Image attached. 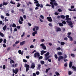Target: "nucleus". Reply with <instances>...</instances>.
<instances>
[{
  "mask_svg": "<svg viewBox=\"0 0 76 76\" xmlns=\"http://www.w3.org/2000/svg\"><path fill=\"white\" fill-rule=\"evenodd\" d=\"M50 4L52 6V8L53 9H54V6H58V4L57 3V2L56 1V0H50Z\"/></svg>",
  "mask_w": 76,
  "mask_h": 76,
  "instance_id": "1",
  "label": "nucleus"
},
{
  "mask_svg": "<svg viewBox=\"0 0 76 76\" xmlns=\"http://www.w3.org/2000/svg\"><path fill=\"white\" fill-rule=\"evenodd\" d=\"M40 56L39 53L38 52H36L34 54V57L35 58H38Z\"/></svg>",
  "mask_w": 76,
  "mask_h": 76,
  "instance_id": "2",
  "label": "nucleus"
},
{
  "mask_svg": "<svg viewBox=\"0 0 76 76\" xmlns=\"http://www.w3.org/2000/svg\"><path fill=\"white\" fill-rule=\"evenodd\" d=\"M40 46H41V47H42V48L43 49V50H46L47 48L46 47V46H45L44 45V44L42 43L41 44Z\"/></svg>",
  "mask_w": 76,
  "mask_h": 76,
  "instance_id": "3",
  "label": "nucleus"
},
{
  "mask_svg": "<svg viewBox=\"0 0 76 76\" xmlns=\"http://www.w3.org/2000/svg\"><path fill=\"white\" fill-rule=\"evenodd\" d=\"M47 19L48 20V21L50 22H51L53 21V20L51 17H47Z\"/></svg>",
  "mask_w": 76,
  "mask_h": 76,
  "instance_id": "4",
  "label": "nucleus"
},
{
  "mask_svg": "<svg viewBox=\"0 0 76 76\" xmlns=\"http://www.w3.org/2000/svg\"><path fill=\"white\" fill-rule=\"evenodd\" d=\"M67 23H69L68 25L69 26H71L73 25V22L72 21H66Z\"/></svg>",
  "mask_w": 76,
  "mask_h": 76,
  "instance_id": "5",
  "label": "nucleus"
},
{
  "mask_svg": "<svg viewBox=\"0 0 76 76\" xmlns=\"http://www.w3.org/2000/svg\"><path fill=\"white\" fill-rule=\"evenodd\" d=\"M26 43V41H23L22 42H21L20 43V45H24V44H25V43Z\"/></svg>",
  "mask_w": 76,
  "mask_h": 76,
  "instance_id": "6",
  "label": "nucleus"
},
{
  "mask_svg": "<svg viewBox=\"0 0 76 76\" xmlns=\"http://www.w3.org/2000/svg\"><path fill=\"white\" fill-rule=\"evenodd\" d=\"M63 56H60L58 58V61H60V60H61V59H63Z\"/></svg>",
  "mask_w": 76,
  "mask_h": 76,
  "instance_id": "7",
  "label": "nucleus"
},
{
  "mask_svg": "<svg viewBox=\"0 0 76 76\" xmlns=\"http://www.w3.org/2000/svg\"><path fill=\"white\" fill-rule=\"evenodd\" d=\"M32 65L31 66V67L32 69H34V68L35 67V64L34 63H32Z\"/></svg>",
  "mask_w": 76,
  "mask_h": 76,
  "instance_id": "8",
  "label": "nucleus"
},
{
  "mask_svg": "<svg viewBox=\"0 0 76 76\" xmlns=\"http://www.w3.org/2000/svg\"><path fill=\"white\" fill-rule=\"evenodd\" d=\"M73 63L72 61H70L69 62V67L70 68H71L72 67V66H73Z\"/></svg>",
  "mask_w": 76,
  "mask_h": 76,
  "instance_id": "9",
  "label": "nucleus"
},
{
  "mask_svg": "<svg viewBox=\"0 0 76 76\" xmlns=\"http://www.w3.org/2000/svg\"><path fill=\"white\" fill-rule=\"evenodd\" d=\"M18 53L20 54H21L23 55V51H22L21 50H18Z\"/></svg>",
  "mask_w": 76,
  "mask_h": 76,
  "instance_id": "10",
  "label": "nucleus"
},
{
  "mask_svg": "<svg viewBox=\"0 0 76 76\" xmlns=\"http://www.w3.org/2000/svg\"><path fill=\"white\" fill-rule=\"evenodd\" d=\"M47 53V51H45L44 50H42L41 52V55H43L44 53Z\"/></svg>",
  "mask_w": 76,
  "mask_h": 76,
  "instance_id": "11",
  "label": "nucleus"
},
{
  "mask_svg": "<svg viewBox=\"0 0 76 76\" xmlns=\"http://www.w3.org/2000/svg\"><path fill=\"white\" fill-rule=\"evenodd\" d=\"M68 38H70V41H73V38L72 37H70V36L68 35L67 36Z\"/></svg>",
  "mask_w": 76,
  "mask_h": 76,
  "instance_id": "12",
  "label": "nucleus"
},
{
  "mask_svg": "<svg viewBox=\"0 0 76 76\" xmlns=\"http://www.w3.org/2000/svg\"><path fill=\"white\" fill-rule=\"evenodd\" d=\"M37 34V31H35L34 32L32 33V35L33 37L35 36V34Z\"/></svg>",
  "mask_w": 76,
  "mask_h": 76,
  "instance_id": "13",
  "label": "nucleus"
},
{
  "mask_svg": "<svg viewBox=\"0 0 76 76\" xmlns=\"http://www.w3.org/2000/svg\"><path fill=\"white\" fill-rule=\"evenodd\" d=\"M6 28H7V26H6V25H5L3 27L2 29L4 31H6Z\"/></svg>",
  "mask_w": 76,
  "mask_h": 76,
  "instance_id": "14",
  "label": "nucleus"
},
{
  "mask_svg": "<svg viewBox=\"0 0 76 76\" xmlns=\"http://www.w3.org/2000/svg\"><path fill=\"white\" fill-rule=\"evenodd\" d=\"M61 31V29L59 28H56V31L57 32H58V31Z\"/></svg>",
  "mask_w": 76,
  "mask_h": 76,
  "instance_id": "15",
  "label": "nucleus"
},
{
  "mask_svg": "<svg viewBox=\"0 0 76 76\" xmlns=\"http://www.w3.org/2000/svg\"><path fill=\"white\" fill-rule=\"evenodd\" d=\"M72 69H73V71H75V72H76V67H75V66H73L72 67Z\"/></svg>",
  "mask_w": 76,
  "mask_h": 76,
  "instance_id": "16",
  "label": "nucleus"
},
{
  "mask_svg": "<svg viewBox=\"0 0 76 76\" xmlns=\"http://www.w3.org/2000/svg\"><path fill=\"white\" fill-rule=\"evenodd\" d=\"M15 74H17V73H18V72H19V69H18V68H16L15 69Z\"/></svg>",
  "mask_w": 76,
  "mask_h": 76,
  "instance_id": "17",
  "label": "nucleus"
},
{
  "mask_svg": "<svg viewBox=\"0 0 76 76\" xmlns=\"http://www.w3.org/2000/svg\"><path fill=\"white\" fill-rule=\"evenodd\" d=\"M49 55H50V53H49V52H47V53L45 54V57H47V56H48Z\"/></svg>",
  "mask_w": 76,
  "mask_h": 76,
  "instance_id": "18",
  "label": "nucleus"
},
{
  "mask_svg": "<svg viewBox=\"0 0 76 76\" xmlns=\"http://www.w3.org/2000/svg\"><path fill=\"white\" fill-rule=\"evenodd\" d=\"M7 4H8V3L7 2H4L3 3V6H4V5H5V6H6V5H7Z\"/></svg>",
  "mask_w": 76,
  "mask_h": 76,
  "instance_id": "19",
  "label": "nucleus"
},
{
  "mask_svg": "<svg viewBox=\"0 0 76 76\" xmlns=\"http://www.w3.org/2000/svg\"><path fill=\"white\" fill-rule=\"evenodd\" d=\"M25 66L26 68H29V65L27 64H25Z\"/></svg>",
  "mask_w": 76,
  "mask_h": 76,
  "instance_id": "20",
  "label": "nucleus"
},
{
  "mask_svg": "<svg viewBox=\"0 0 76 76\" xmlns=\"http://www.w3.org/2000/svg\"><path fill=\"white\" fill-rule=\"evenodd\" d=\"M58 56H61V55H62V53L61 52H59L58 53Z\"/></svg>",
  "mask_w": 76,
  "mask_h": 76,
  "instance_id": "21",
  "label": "nucleus"
},
{
  "mask_svg": "<svg viewBox=\"0 0 76 76\" xmlns=\"http://www.w3.org/2000/svg\"><path fill=\"white\" fill-rule=\"evenodd\" d=\"M65 44V43L64 42H61V45H64Z\"/></svg>",
  "mask_w": 76,
  "mask_h": 76,
  "instance_id": "22",
  "label": "nucleus"
},
{
  "mask_svg": "<svg viewBox=\"0 0 76 76\" xmlns=\"http://www.w3.org/2000/svg\"><path fill=\"white\" fill-rule=\"evenodd\" d=\"M50 57V56H49L48 57L47 56L45 57V60H48V58H49Z\"/></svg>",
  "mask_w": 76,
  "mask_h": 76,
  "instance_id": "23",
  "label": "nucleus"
},
{
  "mask_svg": "<svg viewBox=\"0 0 76 76\" xmlns=\"http://www.w3.org/2000/svg\"><path fill=\"white\" fill-rule=\"evenodd\" d=\"M71 56L73 57H75V55L73 53H71Z\"/></svg>",
  "mask_w": 76,
  "mask_h": 76,
  "instance_id": "24",
  "label": "nucleus"
},
{
  "mask_svg": "<svg viewBox=\"0 0 76 76\" xmlns=\"http://www.w3.org/2000/svg\"><path fill=\"white\" fill-rule=\"evenodd\" d=\"M0 35L2 37H4V34L0 32Z\"/></svg>",
  "mask_w": 76,
  "mask_h": 76,
  "instance_id": "25",
  "label": "nucleus"
},
{
  "mask_svg": "<svg viewBox=\"0 0 76 76\" xmlns=\"http://www.w3.org/2000/svg\"><path fill=\"white\" fill-rule=\"evenodd\" d=\"M20 20H21V21L23 22V17L22 16H20Z\"/></svg>",
  "mask_w": 76,
  "mask_h": 76,
  "instance_id": "26",
  "label": "nucleus"
},
{
  "mask_svg": "<svg viewBox=\"0 0 76 76\" xmlns=\"http://www.w3.org/2000/svg\"><path fill=\"white\" fill-rule=\"evenodd\" d=\"M18 22L20 24H22L23 23V22L22 21H20V20H19L18 21Z\"/></svg>",
  "mask_w": 76,
  "mask_h": 76,
  "instance_id": "27",
  "label": "nucleus"
},
{
  "mask_svg": "<svg viewBox=\"0 0 76 76\" xmlns=\"http://www.w3.org/2000/svg\"><path fill=\"white\" fill-rule=\"evenodd\" d=\"M10 3L11 4H15V2H13L12 0H11V1L10 2Z\"/></svg>",
  "mask_w": 76,
  "mask_h": 76,
  "instance_id": "28",
  "label": "nucleus"
},
{
  "mask_svg": "<svg viewBox=\"0 0 76 76\" xmlns=\"http://www.w3.org/2000/svg\"><path fill=\"white\" fill-rule=\"evenodd\" d=\"M61 17L62 19H64L65 18V16L64 15H61Z\"/></svg>",
  "mask_w": 76,
  "mask_h": 76,
  "instance_id": "29",
  "label": "nucleus"
},
{
  "mask_svg": "<svg viewBox=\"0 0 76 76\" xmlns=\"http://www.w3.org/2000/svg\"><path fill=\"white\" fill-rule=\"evenodd\" d=\"M12 27H14V28H15L16 27V24H15L13 23L12 25Z\"/></svg>",
  "mask_w": 76,
  "mask_h": 76,
  "instance_id": "30",
  "label": "nucleus"
},
{
  "mask_svg": "<svg viewBox=\"0 0 76 76\" xmlns=\"http://www.w3.org/2000/svg\"><path fill=\"white\" fill-rule=\"evenodd\" d=\"M59 25L60 26H63V24L61 23H60L59 24Z\"/></svg>",
  "mask_w": 76,
  "mask_h": 76,
  "instance_id": "31",
  "label": "nucleus"
},
{
  "mask_svg": "<svg viewBox=\"0 0 76 76\" xmlns=\"http://www.w3.org/2000/svg\"><path fill=\"white\" fill-rule=\"evenodd\" d=\"M50 70V68H49L47 69L46 70V73H48V72L49 70Z\"/></svg>",
  "mask_w": 76,
  "mask_h": 76,
  "instance_id": "32",
  "label": "nucleus"
},
{
  "mask_svg": "<svg viewBox=\"0 0 76 76\" xmlns=\"http://www.w3.org/2000/svg\"><path fill=\"white\" fill-rule=\"evenodd\" d=\"M41 64H44V63H45V62H44V61H41Z\"/></svg>",
  "mask_w": 76,
  "mask_h": 76,
  "instance_id": "33",
  "label": "nucleus"
},
{
  "mask_svg": "<svg viewBox=\"0 0 76 76\" xmlns=\"http://www.w3.org/2000/svg\"><path fill=\"white\" fill-rule=\"evenodd\" d=\"M48 25L50 27H52V26H53V24H52V23H49Z\"/></svg>",
  "mask_w": 76,
  "mask_h": 76,
  "instance_id": "34",
  "label": "nucleus"
},
{
  "mask_svg": "<svg viewBox=\"0 0 76 76\" xmlns=\"http://www.w3.org/2000/svg\"><path fill=\"white\" fill-rule=\"evenodd\" d=\"M56 76H59L60 75V73L57 72H56Z\"/></svg>",
  "mask_w": 76,
  "mask_h": 76,
  "instance_id": "35",
  "label": "nucleus"
},
{
  "mask_svg": "<svg viewBox=\"0 0 76 76\" xmlns=\"http://www.w3.org/2000/svg\"><path fill=\"white\" fill-rule=\"evenodd\" d=\"M41 64H39L38 65V69H40V68H41Z\"/></svg>",
  "mask_w": 76,
  "mask_h": 76,
  "instance_id": "36",
  "label": "nucleus"
},
{
  "mask_svg": "<svg viewBox=\"0 0 76 76\" xmlns=\"http://www.w3.org/2000/svg\"><path fill=\"white\" fill-rule=\"evenodd\" d=\"M3 42L4 44H6V42H7V40H6V39H4Z\"/></svg>",
  "mask_w": 76,
  "mask_h": 76,
  "instance_id": "37",
  "label": "nucleus"
},
{
  "mask_svg": "<svg viewBox=\"0 0 76 76\" xmlns=\"http://www.w3.org/2000/svg\"><path fill=\"white\" fill-rule=\"evenodd\" d=\"M55 58H56V59H57V58H58V56H57V54H56L55 55Z\"/></svg>",
  "mask_w": 76,
  "mask_h": 76,
  "instance_id": "38",
  "label": "nucleus"
},
{
  "mask_svg": "<svg viewBox=\"0 0 76 76\" xmlns=\"http://www.w3.org/2000/svg\"><path fill=\"white\" fill-rule=\"evenodd\" d=\"M72 72L70 71H69L68 72V74L69 75H72Z\"/></svg>",
  "mask_w": 76,
  "mask_h": 76,
  "instance_id": "39",
  "label": "nucleus"
},
{
  "mask_svg": "<svg viewBox=\"0 0 76 76\" xmlns=\"http://www.w3.org/2000/svg\"><path fill=\"white\" fill-rule=\"evenodd\" d=\"M58 11L59 12H62V10L60 9H58Z\"/></svg>",
  "mask_w": 76,
  "mask_h": 76,
  "instance_id": "40",
  "label": "nucleus"
},
{
  "mask_svg": "<svg viewBox=\"0 0 76 76\" xmlns=\"http://www.w3.org/2000/svg\"><path fill=\"white\" fill-rule=\"evenodd\" d=\"M30 47V48H34V46L33 45H31Z\"/></svg>",
  "mask_w": 76,
  "mask_h": 76,
  "instance_id": "41",
  "label": "nucleus"
},
{
  "mask_svg": "<svg viewBox=\"0 0 76 76\" xmlns=\"http://www.w3.org/2000/svg\"><path fill=\"white\" fill-rule=\"evenodd\" d=\"M40 18H41V19H44V16L42 15H41L40 16Z\"/></svg>",
  "mask_w": 76,
  "mask_h": 76,
  "instance_id": "42",
  "label": "nucleus"
},
{
  "mask_svg": "<svg viewBox=\"0 0 76 76\" xmlns=\"http://www.w3.org/2000/svg\"><path fill=\"white\" fill-rule=\"evenodd\" d=\"M61 50V48H60V47H58V48H56V50Z\"/></svg>",
  "mask_w": 76,
  "mask_h": 76,
  "instance_id": "43",
  "label": "nucleus"
},
{
  "mask_svg": "<svg viewBox=\"0 0 76 76\" xmlns=\"http://www.w3.org/2000/svg\"><path fill=\"white\" fill-rule=\"evenodd\" d=\"M19 42H20V41L19 40H18V41H16L15 43V44H18V43H19Z\"/></svg>",
  "mask_w": 76,
  "mask_h": 76,
  "instance_id": "44",
  "label": "nucleus"
},
{
  "mask_svg": "<svg viewBox=\"0 0 76 76\" xmlns=\"http://www.w3.org/2000/svg\"><path fill=\"white\" fill-rule=\"evenodd\" d=\"M20 3H18L17 4V7H20Z\"/></svg>",
  "mask_w": 76,
  "mask_h": 76,
  "instance_id": "45",
  "label": "nucleus"
},
{
  "mask_svg": "<svg viewBox=\"0 0 76 76\" xmlns=\"http://www.w3.org/2000/svg\"><path fill=\"white\" fill-rule=\"evenodd\" d=\"M67 39H68L67 37H66L64 39V41H67Z\"/></svg>",
  "mask_w": 76,
  "mask_h": 76,
  "instance_id": "46",
  "label": "nucleus"
},
{
  "mask_svg": "<svg viewBox=\"0 0 76 76\" xmlns=\"http://www.w3.org/2000/svg\"><path fill=\"white\" fill-rule=\"evenodd\" d=\"M62 23H63L64 24H66V22L65 20H64L62 22Z\"/></svg>",
  "mask_w": 76,
  "mask_h": 76,
  "instance_id": "47",
  "label": "nucleus"
},
{
  "mask_svg": "<svg viewBox=\"0 0 76 76\" xmlns=\"http://www.w3.org/2000/svg\"><path fill=\"white\" fill-rule=\"evenodd\" d=\"M36 6L37 7H39L40 6V4L39 3H38L36 4Z\"/></svg>",
  "mask_w": 76,
  "mask_h": 76,
  "instance_id": "48",
  "label": "nucleus"
},
{
  "mask_svg": "<svg viewBox=\"0 0 76 76\" xmlns=\"http://www.w3.org/2000/svg\"><path fill=\"white\" fill-rule=\"evenodd\" d=\"M4 21H5V22H6L7 21H8V19H7V17L5 18Z\"/></svg>",
  "mask_w": 76,
  "mask_h": 76,
  "instance_id": "49",
  "label": "nucleus"
},
{
  "mask_svg": "<svg viewBox=\"0 0 76 76\" xmlns=\"http://www.w3.org/2000/svg\"><path fill=\"white\" fill-rule=\"evenodd\" d=\"M40 7H41V8H43V5H42V4H40Z\"/></svg>",
  "mask_w": 76,
  "mask_h": 76,
  "instance_id": "50",
  "label": "nucleus"
},
{
  "mask_svg": "<svg viewBox=\"0 0 76 76\" xmlns=\"http://www.w3.org/2000/svg\"><path fill=\"white\" fill-rule=\"evenodd\" d=\"M66 20H67V21H69V20H71V18H68L67 19H66Z\"/></svg>",
  "mask_w": 76,
  "mask_h": 76,
  "instance_id": "51",
  "label": "nucleus"
},
{
  "mask_svg": "<svg viewBox=\"0 0 76 76\" xmlns=\"http://www.w3.org/2000/svg\"><path fill=\"white\" fill-rule=\"evenodd\" d=\"M71 34H72V33L70 32H69L68 33H67V35H68L69 36H70V35H71Z\"/></svg>",
  "mask_w": 76,
  "mask_h": 76,
  "instance_id": "52",
  "label": "nucleus"
},
{
  "mask_svg": "<svg viewBox=\"0 0 76 76\" xmlns=\"http://www.w3.org/2000/svg\"><path fill=\"white\" fill-rule=\"evenodd\" d=\"M42 58H43L42 56H39V59H42Z\"/></svg>",
  "mask_w": 76,
  "mask_h": 76,
  "instance_id": "53",
  "label": "nucleus"
},
{
  "mask_svg": "<svg viewBox=\"0 0 76 76\" xmlns=\"http://www.w3.org/2000/svg\"><path fill=\"white\" fill-rule=\"evenodd\" d=\"M36 73L37 75H38L39 74V72H36Z\"/></svg>",
  "mask_w": 76,
  "mask_h": 76,
  "instance_id": "54",
  "label": "nucleus"
},
{
  "mask_svg": "<svg viewBox=\"0 0 76 76\" xmlns=\"http://www.w3.org/2000/svg\"><path fill=\"white\" fill-rule=\"evenodd\" d=\"M23 18L24 19H26V15H23Z\"/></svg>",
  "mask_w": 76,
  "mask_h": 76,
  "instance_id": "55",
  "label": "nucleus"
},
{
  "mask_svg": "<svg viewBox=\"0 0 76 76\" xmlns=\"http://www.w3.org/2000/svg\"><path fill=\"white\" fill-rule=\"evenodd\" d=\"M65 17H66V19H67L69 18V15H67L65 16Z\"/></svg>",
  "mask_w": 76,
  "mask_h": 76,
  "instance_id": "56",
  "label": "nucleus"
},
{
  "mask_svg": "<svg viewBox=\"0 0 76 76\" xmlns=\"http://www.w3.org/2000/svg\"><path fill=\"white\" fill-rule=\"evenodd\" d=\"M34 3H36V4H38L39 3V1H38L34 2Z\"/></svg>",
  "mask_w": 76,
  "mask_h": 76,
  "instance_id": "57",
  "label": "nucleus"
},
{
  "mask_svg": "<svg viewBox=\"0 0 76 76\" xmlns=\"http://www.w3.org/2000/svg\"><path fill=\"white\" fill-rule=\"evenodd\" d=\"M3 69H6V66L5 65H4L3 66Z\"/></svg>",
  "mask_w": 76,
  "mask_h": 76,
  "instance_id": "58",
  "label": "nucleus"
},
{
  "mask_svg": "<svg viewBox=\"0 0 76 76\" xmlns=\"http://www.w3.org/2000/svg\"><path fill=\"white\" fill-rule=\"evenodd\" d=\"M10 48H10V47L8 48L7 49V51H9V50H10Z\"/></svg>",
  "mask_w": 76,
  "mask_h": 76,
  "instance_id": "59",
  "label": "nucleus"
},
{
  "mask_svg": "<svg viewBox=\"0 0 76 76\" xmlns=\"http://www.w3.org/2000/svg\"><path fill=\"white\" fill-rule=\"evenodd\" d=\"M41 42H44L45 41V40L44 39H41Z\"/></svg>",
  "mask_w": 76,
  "mask_h": 76,
  "instance_id": "60",
  "label": "nucleus"
},
{
  "mask_svg": "<svg viewBox=\"0 0 76 76\" xmlns=\"http://www.w3.org/2000/svg\"><path fill=\"white\" fill-rule=\"evenodd\" d=\"M2 41H3V39H0V43H1V42H2Z\"/></svg>",
  "mask_w": 76,
  "mask_h": 76,
  "instance_id": "61",
  "label": "nucleus"
},
{
  "mask_svg": "<svg viewBox=\"0 0 76 76\" xmlns=\"http://www.w3.org/2000/svg\"><path fill=\"white\" fill-rule=\"evenodd\" d=\"M65 67H67V63H65L64 65Z\"/></svg>",
  "mask_w": 76,
  "mask_h": 76,
  "instance_id": "62",
  "label": "nucleus"
},
{
  "mask_svg": "<svg viewBox=\"0 0 76 76\" xmlns=\"http://www.w3.org/2000/svg\"><path fill=\"white\" fill-rule=\"evenodd\" d=\"M17 29H20V26H17Z\"/></svg>",
  "mask_w": 76,
  "mask_h": 76,
  "instance_id": "63",
  "label": "nucleus"
},
{
  "mask_svg": "<svg viewBox=\"0 0 76 76\" xmlns=\"http://www.w3.org/2000/svg\"><path fill=\"white\" fill-rule=\"evenodd\" d=\"M33 76H36V74L35 73H33Z\"/></svg>",
  "mask_w": 76,
  "mask_h": 76,
  "instance_id": "64",
  "label": "nucleus"
}]
</instances>
